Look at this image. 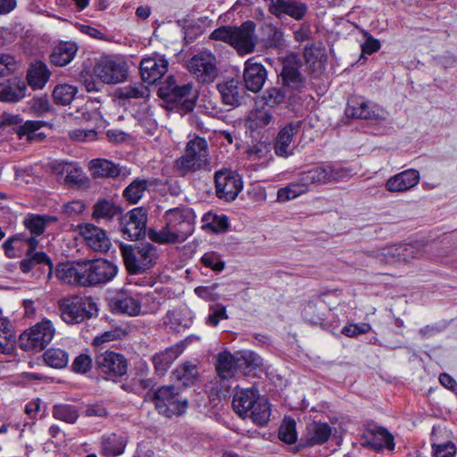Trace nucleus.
Masks as SVG:
<instances>
[{
	"instance_id": "4c0bfd02",
	"label": "nucleus",
	"mask_w": 457,
	"mask_h": 457,
	"mask_svg": "<svg viewBox=\"0 0 457 457\" xmlns=\"http://www.w3.org/2000/svg\"><path fill=\"white\" fill-rule=\"evenodd\" d=\"M246 417L250 418L252 421L258 425H265L270 417V405L264 396H261L255 403L252 405L251 411Z\"/></svg>"
},
{
	"instance_id": "72a5a7b5",
	"label": "nucleus",
	"mask_w": 457,
	"mask_h": 457,
	"mask_svg": "<svg viewBox=\"0 0 457 457\" xmlns=\"http://www.w3.org/2000/svg\"><path fill=\"white\" fill-rule=\"evenodd\" d=\"M15 333L11 321L0 315V353L11 354L14 349Z\"/></svg>"
},
{
	"instance_id": "13d9d810",
	"label": "nucleus",
	"mask_w": 457,
	"mask_h": 457,
	"mask_svg": "<svg viewBox=\"0 0 457 457\" xmlns=\"http://www.w3.org/2000/svg\"><path fill=\"white\" fill-rule=\"evenodd\" d=\"M398 262H409L423 255V251L414 245H398Z\"/></svg>"
},
{
	"instance_id": "6ab92c4d",
	"label": "nucleus",
	"mask_w": 457,
	"mask_h": 457,
	"mask_svg": "<svg viewBox=\"0 0 457 457\" xmlns=\"http://www.w3.org/2000/svg\"><path fill=\"white\" fill-rule=\"evenodd\" d=\"M79 233L87 245L96 252L104 253L111 247V240L106 232L94 224L86 223L79 226Z\"/></svg>"
},
{
	"instance_id": "f8f14e48",
	"label": "nucleus",
	"mask_w": 457,
	"mask_h": 457,
	"mask_svg": "<svg viewBox=\"0 0 457 457\" xmlns=\"http://www.w3.org/2000/svg\"><path fill=\"white\" fill-rule=\"evenodd\" d=\"M94 73L104 83H120L127 78L126 64L115 57L102 56L94 67Z\"/></svg>"
},
{
	"instance_id": "bf43d9fd",
	"label": "nucleus",
	"mask_w": 457,
	"mask_h": 457,
	"mask_svg": "<svg viewBox=\"0 0 457 457\" xmlns=\"http://www.w3.org/2000/svg\"><path fill=\"white\" fill-rule=\"evenodd\" d=\"M434 457H455L457 447L452 441L432 445Z\"/></svg>"
},
{
	"instance_id": "aec40b11",
	"label": "nucleus",
	"mask_w": 457,
	"mask_h": 457,
	"mask_svg": "<svg viewBox=\"0 0 457 457\" xmlns=\"http://www.w3.org/2000/svg\"><path fill=\"white\" fill-rule=\"evenodd\" d=\"M361 444L376 451L395 449L394 436L386 428L381 427H371L364 430Z\"/></svg>"
},
{
	"instance_id": "c85d7f7f",
	"label": "nucleus",
	"mask_w": 457,
	"mask_h": 457,
	"mask_svg": "<svg viewBox=\"0 0 457 457\" xmlns=\"http://www.w3.org/2000/svg\"><path fill=\"white\" fill-rule=\"evenodd\" d=\"M332 429L328 423L313 421L307 425L304 435L306 445H316L326 443Z\"/></svg>"
},
{
	"instance_id": "c9c22d12",
	"label": "nucleus",
	"mask_w": 457,
	"mask_h": 457,
	"mask_svg": "<svg viewBox=\"0 0 457 457\" xmlns=\"http://www.w3.org/2000/svg\"><path fill=\"white\" fill-rule=\"evenodd\" d=\"M57 221V218L50 215L31 214L24 219L23 224L31 235L41 236L47 225Z\"/></svg>"
},
{
	"instance_id": "5701e85b",
	"label": "nucleus",
	"mask_w": 457,
	"mask_h": 457,
	"mask_svg": "<svg viewBox=\"0 0 457 457\" xmlns=\"http://www.w3.org/2000/svg\"><path fill=\"white\" fill-rule=\"evenodd\" d=\"M110 308L114 313H122L129 316H137L142 311L141 302L125 291L117 293L110 300Z\"/></svg>"
},
{
	"instance_id": "c03bdc74",
	"label": "nucleus",
	"mask_w": 457,
	"mask_h": 457,
	"mask_svg": "<svg viewBox=\"0 0 457 457\" xmlns=\"http://www.w3.org/2000/svg\"><path fill=\"white\" fill-rule=\"evenodd\" d=\"M36 264H46L49 267L51 274L53 270V262L46 253L39 251L35 254L25 253V258L20 262V269L23 273H29Z\"/></svg>"
},
{
	"instance_id": "58836bf2",
	"label": "nucleus",
	"mask_w": 457,
	"mask_h": 457,
	"mask_svg": "<svg viewBox=\"0 0 457 457\" xmlns=\"http://www.w3.org/2000/svg\"><path fill=\"white\" fill-rule=\"evenodd\" d=\"M90 169L96 178H116L120 173V169L106 159L92 160Z\"/></svg>"
},
{
	"instance_id": "bb28decb",
	"label": "nucleus",
	"mask_w": 457,
	"mask_h": 457,
	"mask_svg": "<svg viewBox=\"0 0 457 457\" xmlns=\"http://www.w3.org/2000/svg\"><path fill=\"white\" fill-rule=\"evenodd\" d=\"M261 397L258 390L253 388L240 389L233 397L232 406L234 411L242 418H246L252 405Z\"/></svg>"
},
{
	"instance_id": "79ce46f5",
	"label": "nucleus",
	"mask_w": 457,
	"mask_h": 457,
	"mask_svg": "<svg viewBox=\"0 0 457 457\" xmlns=\"http://www.w3.org/2000/svg\"><path fill=\"white\" fill-rule=\"evenodd\" d=\"M262 30L267 46L272 48H281L285 46L286 40L284 32L280 28L271 23H264L262 27Z\"/></svg>"
},
{
	"instance_id": "4d7b16f0",
	"label": "nucleus",
	"mask_w": 457,
	"mask_h": 457,
	"mask_svg": "<svg viewBox=\"0 0 457 457\" xmlns=\"http://www.w3.org/2000/svg\"><path fill=\"white\" fill-rule=\"evenodd\" d=\"M279 438L287 444H294L296 441L297 434L295 421L292 418H285L278 431Z\"/></svg>"
},
{
	"instance_id": "f03ea898",
	"label": "nucleus",
	"mask_w": 457,
	"mask_h": 457,
	"mask_svg": "<svg viewBox=\"0 0 457 457\" xmlns=\"http://www.w3.org/2000/svg\"><path fill=\"white\" fill-rule=\"evenodd\" d=\"M164 227L160 230H151L149 237L159 244L182 243L194 231V213L191 209L176 207L165 212Z\"/></svg>"
},
{
	"instance_id": "680f3d73",
	"label": "nucleus",
	"mask_w": 457,
	"mask_h": 457,
	"mask_svg": "<svg viewBox=\"0 0 457 457\" xmlns=\"http://www.w3.org/2000/svg\"><path fill=\"white\" fill-rule=\"evenodd\" d=\"M16 61L13 56L7 54H0V77L8 76L16 69Z\"/></svg>"
},
{
	"instance_id": "9d476101",
	"label": "nucleus",
	"mask_w": 457,
	"mask_h": 457,
	"mask_svg": "<svg viewBox=\"0 0 457 457\" xmlns=\"http://www.w3.org/2000/svg\"><path fill=\"white\" fill-rule=\"evenodd\" d=\"M187 67L202 83L213 81L218 74L216 57L209 51H203L194 55L189 60Z\"/></svg>"
},
{
	"instance_id": "de8ad7c7",
	"label": "nucleus",
	"mask_w": 457,
	"mask_h": 457,
	"mask_svg": "<svg viewBox=\"0 0 457 457\" xmlns=\"http://www.w3.org/2000/svg\"><path fill=\"white\" fill-rule=\"evenodd\" d=\"M55 172L65 175L64 182L69 186L78 185L81 182V170L72 163L61 162L54 166Z\"/></svg>"
},
{
	"instance_id": "423d86ee",
	"label": "nucleus",
	"mask_w": 457,
	"mask_h": 457,
	"mask_svg": "<svg viewBox=\"0 0 457 457\" xmlns=\"http://www.w3.org/2000/svg\"><path fill=\"white\" fill-rule=\"evenodd\" d=\"M62 320L69 324L80 323L97 314L92 297L73 295L59 302Z\"/></svg>"
},
{
	"instance_id": "b1692460",
	"label": "nucleus",
	"mask_w": 457,
	"mask_h": 457,
	"mask_svg": "<svg viewBox=\"0 0 457 457\" xmlns=\"http://www.w3.org/2000/svg\"><path fill=\"white\" fill-rule=\"evenodd\" d=\"M193 323L192 312L187 306L169 310L162 317V324L170 330L179 331L189 328Z\"/></svg>"
},
{
	"instance_id": "69168bd1",
	"label": "nucleus",
	"mask_w": 457,
	"mask_h": 457,
	"mask_svg": "<svg viewBox=\"0 0 457 457\" xmlns=\"http://www.w3.org/2000/svg\"><path fill=\"white\" fill-rule=\"evenodd\" d=\"M371 330V326L368 323L351 324L342 329V334L346 337H353L361 334H366Z\"/></svg>"
},
{
	"instance_id": "0e129e2a",
	"label": "nucleus",
	"mask_w": 457,
	"mask_h": 457,
	"mask_svg": "<svg viewBox=\"0 0 457 457\" xmlns=\"http://www.w3.org/2000/svg\"><path fill=\"white\" fill-rule=\"evenodd\" d=\"M201 262L205 267L211 268L215 271H221L225 267L224 262L214 253L204 254L201 258Z\"/></svg>"
},
{
	"instance_id": "4be33fe9",
	"label": "nucleus",
	"mask_w": 457,
	"mask_h": 457,
	"mask_svg": "<svg viewBox=\"0 0 457 457\" xmlns=\"http://www.w3.org/2000/svg\"><path fill=\"white\" fill-rule=\"evenodd\" d=\"M420 179V172L417 170L408 169L390 177L385 187L391 193H403L416 187Z\"/></svg>"
},
{
	"instance_id": "473e14b6",
	"label": "nucleus",
	"mask_w": 457,
	"mask_h": 457,
	"mask_svg": "<svg viewBox=\"0 0 457 457\" xmlns=\"http://www.w3.org/2000/svg\"><path fill=\"white\" fill-rule=\"evenodd\" d=\"M217 87L225 104L235 105L239 103L243 88L238 80L233 79L226 80L219 83Z\"/></svg>"
},
{
	"instance_id": "4468645a",
	"label": "nucleus",
	"mask_w": 457,
	"mask_h": 457,
	"mask_svg": "<svg viewBox=\"0 0 457 457\" xmlns=\"http://www.w3.org/2000/svg\"><path fill=\"white\" fill-rule=\"evenodd\" d=\"M301 68L302 62L295 54H289L283 60L280 78L284 87L300 92L305 87V78Z\"/></svg>"
},
{
	"instance_id": "a18cd8bd",
	"label": "nucleus",
	"mask_w": 457,
	"mask_h": 457,
	"mask_svg": "<svg viewBox=\"0 0 457 457\" xmlns=\"http://www.w3.org/2000/svg\"><path fill=\"white\" fill-rule=\"evenodd\" d=\"M44 125L45 122L41 120H27L17 128L16 132L20 139L26 137L28 141H41L45 137V135L36 132Z\"/></svg>"
},
{
	"instance_id": "7ed1b4c3",
	"label": "nucleus",
	"mask_w": 457,
	"mask_h": 457,
	"mask_svg": "<svg viewBox=\"0 0 457 457\" xmlns=\"http://www.w3.org/2000/svg\"><path fill=\"white\" fill-rule=\"evenodd\" d=\"M159 95L181 115L192 112L198 97L191 83L178 86L172 77H168L159 88Z\"/></svg>"
},
{
	"instance_id": "f257e3e1",
	"label": "nucleus",
	"mask_w": 457,
	"mask_h": 457,
	"mask_svg": "<svg viewBox=\"0 0 457 457\" xmlns=\"http://www.w3.org/2000/svg\"><path fill=\"white\" fill-rule=\"evenodd\" d=\"M353 170L338 163L327 162L303 171L295 182L278 189L279 202H287L308 192L312 185H325L346 181L353 176Z\"/></svg>"
},
{
	"instance_id": "cd10ccee",
	"label": "nucleus",
	"mask_w": 457,
	"mask_h": 457,
	"mask_svg": "<svg viewBox=\"0 0 457 457\" xmlns=\"http://www.w3.org/2000/svg\"><path fill=\"white\" fill-rule=\"evenodd\" d=\"M183 344H176L163 351L155 353L153 356V362L155 370L159 374H164L173 363V361L183 353Z\"/></svg>"
},
{
	"instance_id": "f704fd0d",
	"label": "nucleus",
	"mask_w": 457,
	"mask_h": 457,
	"mask_svg": "<svg viewBox=\"0 0 457 457\" xmlns=\"http://www.w3.org/2000/svg\"><path fill=\"white\" fill-rule=\"evenodd\" d=\"M78 47L75 43L64 42L56 46L51 54V62L56 66H65L74 58Z\"/></svg>"
},
{
	"instance_id": "c756f323",
	"label": "nucleus",
	"mask_w": 457,
	"mask_h": 457,
	"mask_svg": "<svg viewBox=\"0 0 457 457\" xmlns=\"http://www.w3.org/2000/svg\"><path fill=\"white\" fill-rule=\"evenodd\" d=\"M238 352L235 354L224 351L217 356L216 370L222 379H228L234 377L238 371Z\"/></svg>"
},
{
	"instance_id": "0eeeda50",
	"label": "nucleus",
	"mask_w": 457,
	"mask_h": 457,
	"mask_svg": "<svg viewBox=\"0 0 457 457\" xmlns=\"http://www.w3.org/2000/svg\"><path fill=\"white\" fill-rule=\"evenodd\" d=\"M118 269L105 259L83 260L82 287H96L112 281Z\"/></svg>"
},
{
	"instance_id": "dca6fc26",
	"label": "nucleus",
	"mask_w": 457,
	"mask_h": 457,
	"mask_svg": "<svg viewBox=\"0 0 457 457\" xmlns=\"http://www.w3.org/2000/svg\"><path fill=\"white\" fill-rule=\"evenodd\" d=\"M254 31L255 24L252 21H245L239 27H234L231 46L239 54L253 53L256 46Z\"/></svg>"
},
{
	"instance_id": "393cba45",
	"label": "nucleus",
	"mask_w": 457,
	"mask_h": 457,
	"mask_svg": "<svg viewBox=\"0 0 457 457\" xmlns=\"http://www.w3.org/2000/svg\"><path fill=\"white\" fill-rule=\"evenodd\" d=\"M83 261L60 263L55 269L56 278L70 285L82 286Z\"/></svg>"
},
{
	"instance_id": "2f4dec72",
	"label": "nucleus",
	"mask_w": 457,
	"mask_h": 457,
	"mask_svg": "<svg viewBox=\"0 0 457 457\" xmlns=\"http://www.w3.org/2000/svg\"><path fill=\"white\" fill-rule=\"evenodd\" d=\"M121 214V209L113 201L107 199L98 200L93 207L92 218L96 221H111Z\"/></svg>"
},
{
	"instance_id": "e433bc0d",
	"label": "nucleus",
	"mask_w": 457,
	"mask_h": 457,
	"mask_svg": "<svg viewBox=\"0 0 457 457\" xmlns=\"http://www.w3.org/2000/svg\"><path fill=\"white\" fill-rule=\"evenodd\" d=\"M50 77V71L42 62H36L29 67L27 74L29 84L34 88H42Z\"/></svg>"
},
{
	"instance_id": "2eb2a0df",
	"label": "nucleus",
	"mask_w": 457,
	"mask_h": 457,
	"mask_svg": "<svg viewBox=\"0 0 457 457\" xmlns=\"http://www.w3.org/2000/svg\"><path fill=\"white\" fill-rule=\"evenodd\" d=\"M146 221V212L142 208H135L121 218L120 230L128 238L137 240L145 234Z\"/></svg>"
},
{
	"instance_id": "37998d69",
	"label": "nucleus",
	"mask_w": 457,
	"mask_h": 457,
	"mask_svg": "<svg viewBox=\"0 0 457 457\" xmlns=\"http://www.w3.org/2000/svg\"><path fill=\"white\" fill-rule=\"evenodd\" d=\"M238 370L245 376H249L262 363V358L251 351L238 352Z\"/></svg>"
},
{
	"instance_id": "338daca9",
	"label": "nucleus",
	"mask_w": 457,
	"mask_h": 457,
	"mask_svg": "<svg viewBox=\"0 0 457 457\" xmlns=\"http://www.w3.org/2000/svg\"><path fill=\"white\" fill-rule=\"evenodd\" d=\"M234 27L223 26L214 29L211 33V38L221 40L231 46Z\"/></svg>"
},
{
	"instance_id": "7c9ffc66",
	"label": "nucleus",
	"mask_w": 457,
	"mask_h": 457,
	"mask_svg": "<svg viewBox=\"0 0 457 457\" xmlns=\"http://www.w3.org/2000/svg\"><path fill=\"white\" fill-rule=\"evenodd\" d=\"M26 85L18 79L0 83V101L18 102L26 95Z\"/></svg>"
},
{
	"instance_id": "3c124183",
	"label": "nucleus",
	"mask_w": 457,
	"mask_h": 457,
	"mask_svg": "<svg viewBox=\"0 0 457 457\" xmlns=\"http://www.w3.org/2000/svg\"><path fill=\"white\" fill-rule=\"evenodd\" d=\"M398 245H389L378 250L368 252V255L388 264L398 263Z\"/></svg>"
},
{
	"instance_id": "6e6552de",
	"label": "nucleus",
	"mask_w": 457,
	"mask_h": 457,
	"mask_svg": "<svg viewBox=\"0 0 457 457\" xmlns=\"http://www.w3.org/2000/svg\"><path fill=\"white\" fill-rule=\"evenodd\" d=\"M154 402L159 413L169 418L184 413L187 408L186 399L173 386L160 387L154 395Z\"/></svg>"
},
{
	"instance_id": "9b49d317",
	"label": "nucleus",
	"mask_w": 457,
	"mask_h": 457,
	"mask_svg": "<svg viewBox=\"0 0 457 457\" xmlns=\"http://www.w3.org/2000/svg\"><path fill=\"white\" fill-rule=\"evenodd\" d=\"M216 195L227 202L234 201L243 189L240 176L230 170L222 169L215 172Z\"/></svg>"
},
{
	"instance_id": "052dcab7",
	"label": "nucleus",
	"mask_w": 457,
	"mask_h": 457,
	"mask_svg": "<svg viewBox=\"0 0 457 457\" xmlns=\"http://www.w3.org/2000/svg\"><path fill=\"white\" fill-rule=\"evenodd\" d=\"M92 367V359L86 353L77 356L71 365L72 371L76 373H87Z\"/></svg>"
},
{
	"instance_id": "412c9836",
	"label": "nucleus",
	"mask_w": 457,
	"mask_h": 457,
	"mask_svg": "<svg viewBox=\"0 0 457 457\" xmlns=\"http://www.w3.org/2000/svg\"><path fill=\"white\" fill-rule=\"evenodd\" d=\"M267 79V71L264 66L257 62L254 57L245 62L244 81L248 90L257 93L261 91Z\"/></svg>"
},
{
	"instance_id": "a211bd4d",
	"label": "nucleus",
	"mask_w": 457,
	"mask_h": 457,
	"mask_svg": "<svg viewBox=\"0 0 457 457\" xmlns=\"http://www.w3.org/2000/svg\"><path fill=\"white\" fill-rule=\"evenodd\" d=\"M168 62L162 56L154 54L141 60L140 74L145 82L154 84L168 71Z\"/></svg>"
},
{
	"instance_id": "864d4df0",
	"label": "nucleus",
	"mask_w": 457,
	"mask_h": 457,
	"mask_svg": "<svg viewBox=\"0 0 457 457\" xmlns=\"http://www.w3.org/2000/svg\"><path fill=\"white\" fill-rule=\"evenodd\" d=\"M204 227L218 233L226 230L228 228V220L225 215H215L207 213L203 217Z\"/></svg>"
},
{
	"instance_id": "ea45409f",
	"label": "nucleus",
	"mask_w": 457,
	"mask_h": 457,
	"mask_svg": "<svg viewBox=\"0 0 457 457\" xmlns=\"http://www.w3.org/2000/svg\"><path fill=\"white\" fill-rule=\"evenodd\" d=\"M153 182L149 179H134L123 191L124 198L130 204H137Z\"/></svg>"
},
{
	"instance_id": "6e6d98bb",
	"label": "nucleus",
	"mask_w": 457,
	"mask_h": 457,
	"mask_svg": "<svg viewBox=\"0 0 457 457\" xmlns=\"http://www.w3.org/2000/svg\"><path fill=\"white\" fill-rule=\"evenodd\" d=\"M302 315L306 321L313 325H320L324 320L322 313L314 301H308L304 303Z\"/></svg>"
},
{
	"instance_id": "20e7f679",
	"label": "nucleus",
	"mask_w": 457,
	"mask_h": 457,
	"mask_svg": "<svg viewBox=\"0 0 457 457\" xmlns=\"http://www.w3.org/2000/svg\"><path fill=\"white\" fill-rule=\"evenodd\" d=\"M177 168L184 173L196 170H211L208 144L196 137L188 141L186 153L176 161Z\"/></svg>"
},
{
	"instance_id": "ddd939ff",
	"label": "nucleus",
	"mask_w": 457,
	"mask_h": 457,
	"mask_svg": "<svg viewBox=\"0 0 457 457\" xmlns=\"http://www.w3.org/2000/svg\"><path fill=\"white\" fill-rule=\"evenodd\" d=\"M98 372L104 376L105 379H114L123 376L127 372L128 364L125 357L112 351L99 353L96 358Z\"/></svg>"
},
{
	"instance_id": "09e8293b",
	"label": "nucleus",
	"mask_w": 457,
	"mask_h": 457,
	"mask_svg": "<svg viewBox=\"0 0 457 457\" xmlns=\"http://www.w3.org/2000/svg\"><path fill=\"white\" fill-rule=\"evenodd\" d=\"M45 362L54 369H62L67 366L69 354L60 348H50L44 353Z\"/></svg>"
},
{
	"instance_id": "1a4fd4ad",
	"label": "nucleus",
	"mask_w": 457,
	"mask_h": 457,
	"mask_svg": "<svg viewBox=\"0 0 457 457\" xmlns=\"http://www.w3.org/2000/svg\"><path fill=\"white\" fill-rule=\"evenodd\" d=\"M54 334L52 322L43 320L21 335V347L26 351L42 350L53 340Z\"/></svg>"
},
{
	"instance_id": "5fc2aeb1",
	"label": "nucleus",
	"mask_w": 457,
	"mask_h": 457,
	"mask_svg": "<svg viewBox=\"0 0 457 457\" xmlns=\"http://www.w3.org/2000/svg\"><path fill=\"white\" fill-rule=\"evenodd\" d=\"M149 96L147 87L143 84L128 85L119 89V97L124 99L145 98Z\"/></svg>"
},
{
	"instance_id": "8fccbe9b",
	"label": "nucleus",
	"mask_w": 457,
	"mask_h": 457,
	"mask_svg": "<svg viewBox=\"0 0 457 457\" xmlns=\"http://www.w3.org/2000/svg\"><path fill=\"white\" fill-rule=\"evenodd\" d=\"M77 87L69 84L57 85L53 91V98L57 104L68 105L74 99Z\"/></svg>"
},
{
	"instance_id": "49530a36",
	"label": "nucleus",
	"mask_w": 457,
	"mask_h": 457,
	"mask_svg": "<svg viewBox=\"0 0 457 457\" xmlns=\"http://www.w3.org/2000/svg\"><path fill=\"white\" fill-rule=\"evenodd\" d=\"M198 374L197 366L191 362H185L173 371L174 379L186 386L193 384Z\"/></svg>"
},
{
	"instance_id": "a19ab883",
	"label": "nucleus",
	"mask_w": 457,
	"mask_h": 457,
	"mask_svg": "<svg viewBox=\"0 0 457 457\" xmlns=\"http://www.w3.org/2000/svg\"><path fill=\"white\" fill-rule=\"evenodd\" d=\"M102 454L106 457H114L124 452L125 445L121 436L109 434L102 436Z\"/></svg>"
},
{
	"instance_id": "39448f33",
	"label": "nucleus",
	"mask_w": 457,
	"mask_h": 457,
	"mask_svg": "<svg viewBox=\"0 0 457 457\" xmlns=\"http://www.w3.org/2000/svg\"><path fill=\"white\" fill-rule=\"evenodd\" d=\"M120 253L127 270L133 274L150 269L158 256L157 248L150 243L120 245Z\"/></svg>"
},
{
	"instance_id": "603ef678",
	"label": "nucleus",
	"mask_w": 457,
	"mask_h": 457,
	"mask_svg": "<svg viewBox=\"0 0 457 457\" xmlns=\"http://www.w3.org/2000/svg\"><path fill=\"white\" fill-rule=\"evenodd\" d=\"M53 416L56 420L73 424L79 418V412L73 405L58 404L54 406Z\"/></svg>"
},
{
	"instance_id": "a878e982",
	"label": "nucleus",
	"mask_w": 457,
	"mask_h": 457,
	"mask_svg": "<svg viewBox=\"0 0 457 457\" xmlns=\"http://www.w3.org/2000/svg\"><path fill=\"white\" fill-rule=\"evenodd\" d=\"M299 127L298 123H289L279 130L274 144V150L277 155L287 157L293 154L290 145L293 137L297 134Z\"/></svg>"
},
{
	"instance_id": "774afa93",
	"label": "nucleus",
	"mask_w": 457,
	"mask_h": 457,
	"mask_svg": "<svg viewBox=\"0 0 457 457\" xmlns=\"http://www.w3.org/2000/svg\"><path fill=\"white\" fill-rule=\"evenodd\" d=\"M226 319H228L226 308L224 306H215L210 309L207 323L215 327L221 320Z\"/></svg>"
},
{
	"instance_id": "e2e57ef3",
	"label": "nucleus",
	"mask_w": 457,
	"mask_h": 457,
	"mask_svg": "<svg viewBox=\"0 0 457 457\" xmlns=\"http://www.w3.org/2000/svg\"><path fill=\"white\" fill-rule=\"evenodd\" d=\"M285 97L286 95L284 89L278 87L269 88L264 94L266 104L270 106L281 104Z\"/></svg>"
},
{
	"instance_id": "f3484780",
	"label": "nucleus",
	"mask_w": 457,
	"mask_h": 457,
	"mask_svg": "<svg viewBox=\"0 0 457 457\" xmlns=\"http://www.w3.org/2000/svg\"><path fill=\"white\" fill-rule=\"evenodd\" d=\"M345 113L348 117L364 120L385 119L383 108L365 101L361 97H352L347 103Z\"/></svg>"
}]
</instances>
